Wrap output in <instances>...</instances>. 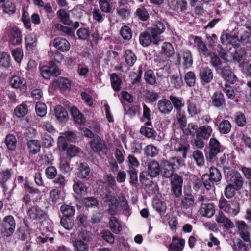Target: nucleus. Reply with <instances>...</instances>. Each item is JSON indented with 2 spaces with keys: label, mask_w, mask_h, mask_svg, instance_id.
Returning a JSON list of instances; mask_svg holds the SVG:
<instances>
[{
  "label": "nucleus",
  "mask_w": 251,
  "mask_h": 251,
  "mask_svg": "<svg viewBox=\"0 0 251 251\" xmlns=\"http://www.w3.org/2000/svg\"><path fill=\"white\" fill-rule=\"evenodd\" d=\"M148 170L147 172H142L140 174V181L143 184L146 186H151L152 181H150L148 178V175L151 177L158 176L160 172V168L158 162L155 160L149 161L147 164Z\"/></svg>",
  "instance_id": "f257e3e1"
},
{
  "label": "nucleus",
  "mask_w": 251,
  "mask_h": 251,
  "mask_svg": "<svg viewBox=\"0 0 251 251\" xmlns=\"http://www.w3.org/2000/svg\"><path fill=\"white\" fill-rule=\"evenodd\" d=\"M16 220L12 215H7L2 220L0 225V234L4 238L11 237L15 232Z\"/></svg>",
  "instance_id": "f03ea898"
},
{
  "label": "nucleus",
  "mask_w": 251,
  "mask_h": 251,
  "mask_svg": "<svg viewBox=\"0 0 251 251\" xmlns=\"http://www.w3.org/2000/svg\"><path fill=\"white\" fill-rule=\"evenodd\" d=\"M221 174L219 170L215 167H211L209 174H204L202 176L203 184L207 190H211L214 187V184L221 180Z\"/></svg>",
  "instance_id": "7ed1b4c3"
},
{
  "label": "nucleus",
  "mask_w": 251,
  "mask_h": 251,
  "mask_svg": "<svg viewBox=\"0 0 251 251\" xmlns=\"http://www.w3.org/2000/svg\"><path fill=\"white\" fill-rule=\"evenodd\" d=\"M219 207L220 209L231 216L237 215L239 212V204L235 202L230 203L224 197H221L219 200Z\"/></svg>",
  "instance_id": "20e7f679"
},
{
  "label": "nucleus",
  "mask_w": 251,
  "mask_h": 251,
  "mask_svg": "<svg viewBox=\"0 0 251 251\" xmlns=\"http://www.w3.org/2000/svg\"><path fill=\"white\" fill-rule=\"evenodd\" d=\"M90 147L94 152L100 156L106 155L108 148L105 142L99 136H97L90 143Z\"/></svg>",
  "instance_id": "39448f33"
},
{
  "label": "nucleus",
  "mask_w": 251,
  "mask_h": 251,
  "mask_svg": "<svg viewBox=\"0 0 251 251\" xmlns=\"http://www.w3.org/2000/svg\"><path fill=\"white\" fill-rule=\"evenodd\" d=\"M139 42L142 46L146 47L150 46L151 43L157 45L160 41L156 34H151L150 30L148 29L147 31L140 33Z\"/></svg>",
  "instance_id": "423d86ee"
},
{
  "label": "nucleus",
  "mask_w": 251,
  "mask_h": 251,
  "mask_svg": "<svg viewBox=\"0 0 251 251\" xmlns=\"http://www.w3.org/2000/svg\"><path fill=\"white\" fill-rule=\"evenodd\" d=\"M203 102L201 98L193 96L188 103V111L191 116H194L201 110V105Z\"/></svg>",
  "instance_id": "0eeeda50"
},
{
  "label": "nucleus",
  "mask_w": 251,
  "mask_h": 251,
  "mask_svg": "<svg viewBox=\"0 0 251 251\" xmlns=\"http://www.w3.org/2000/svg\"><path fill=\"white\" fill-rule=\"evenodd\" d=\"M42 77L46 80L50 78V76H57L60 75L59 70L55 63L51 61L49 66H42L40 69Z\"/></svg>",
  "instance_id": "6e6552de"
},
{
  "label": "nucleus",
  "mask_w": 251,
  "mask_h": 251,
  "mask_svg": "<svg viewBox=\"0 0 251 251\" xmlns=\"http://www.w3.org/2000/svg\"><path fill=\"white\" fill-rule=\"evenodd\" d=\"M209 152L206 156L208 159L212 160L222 151V146L219 141L215 138L210 139L209 143Z\"/></svg>",
  "instance_id": "1a4fd4ad"
},
{
  "label": "nucleus",
  "mask_w": 251,
  "mask_h": 251,
  "mask_svg": "<svg viewBox=\"0 0 251 251\" xmlns=\"http://www.w3.org/2000/svg\"><path fill=\"white\" fill-rule=\"evenodd\" d=\"M176 61L185 68L190 67L193 63L192 55L190 51L185 50L177 55Z\"/></svg>",
  "instance_id": "9d476101"
},
{
  "label": "nucleus",
  "mask_w": 251,
  "mask_h": 251,
  "mask_svg": "<svg viewBox=\"0 0 251 251\" xmlns=\"http://www.w3.org/2000/svg\"><path fill=\"white\" fill-rule=\"evenodd\" d=\"M184 106V102L181 99L174 97V107L177 110V120L179 123L182 125L186 123V117L184 116V112L182 110V108Z\"/></svg>",
  "instance_id": "9b49d317"
},
{
  "label": "nucleus",
  "mask_w": 251,
  "mask_h": 251,
  "mask_svg": "<svg viewBox=\"0 0 251 251\" xmlns=\"http://www.w3.org/2000/svg\"><path fill=\"white\" fill-rule=\"evenodd\" d=\"M27 215L28 218L31 220L40 221L45 218L46 213L44 210L39 207L34 206L28 210Z\"/></svg>",
  "instance_id": "f8f14e48"
},
{
  "label": "nucleus",
  "mask_w": 251,
  "mask_h": 251,
  "mask_svg": "<svg viewBox=\"0 0 251 251\" xmlns=\"http://www.w3.org/2000/svg\"><path fill=\"white\" fill-rule=\"evenodd\" d=\"M22 36L21 30L17 27H12L10 29L9 36V43L12 45H18L22 43Z\"/></svg>",
  "instance_id": "ddd939ff"
},
{
  "label": "nucleus",
  "mask_w": 251,
  "mask_h": 251,
  "mask_svg": "<svg viewBox=\"0 0 251 251\" xmlns=\"http://www.w3.org/2000/svg\"><path fill=\"white\" fill-rule=\"evenodd\" d=\"M10 82L13 88H19L23 92H25L27 90L26 81L23 77L17 75L13 76L10 79Z\"/></svg>",
  "instance_id": "4468645a"
},
{
  "label": "nucleus",
  "mask_w": 251,
  "mask_h": 251,
  "mask_svg": "<svg viewBox=\"0 0 251 251\" xmlns=\"http://www.w3.org/2000/svg\"><path fill=\"white\" fill-rule=\"evenodd\" d=\"M193 38L194 46L196 48L197 50L206 56L209 55L210 51L208 49L206 44L201 40V38L198 36H194Z\"/></svg>",
  "instance_id": "2eb2a0df"
},
{
  "label": "nucleus",
  "mask_w": 251,
  "mask_h": 251,
  "mask_svg": "<svg viewBox=\"0 0 251 251\" xmlns=\"http://www.w3.org/2000/svg\"><path fill=\"white\" fill-rule=\"evenodd\" d=\"M199 75L201 82L205 83L210 82L213 78L212 70L206 66L201 67Z\"/></svg>",
  "instance_id": "dca6fc26"
},
{
  "label": "nucleus",
  "mask_w": 251,
  "mask_h": 251,
  "mask_svg": "<svg viewBox=\"0 0 251 251\" xmlns=\"http://www.w3.org/2000/svg\"><path fill=\"white\" fill-rule=\"evenodd\" d=\"M238 229L239 233L241 238L246 242L250 240V234L248 231V226L243 221H238L236 224Z\"/></svg>",
  "instance_id": "f3484780"
},
{
  "label": "nucleus",
  "mask_w": 251,
  "mask_h": 251,
  "mask_svg": "<svg viewBox=\"0 0 251 251\" xmlns=\"http://www.w3.org/2000/svg\"><path fill=\"white\" fill-rule=\"evenodd\" d=\"M54 47L60 51L64 52L69 50L70 45L65 39L61 37L55 38L53 41Z\"/></svg>",
  "instance_id": "a211bd4d"
},
{
  "label": "nucleus",
  "mask_w": 251,
  "mask_h": 251,
  "mask_svg": "<svg viewBox=\"0 0 251 251\" xmlns=\"http://www.w3.org/2000/svg\"><path fill=\"white\" fill-rule=\"evenodd\" d=\"M166 24L160 21L156 22L151 27L149 28L150 32L151 34H156L159 41L160 42V35L162 33L165 28Z\"/></svg>",
  "instance_id": "6ab92c4d"
},
{
  "label": "nucleus",
  "mask_w": 251,
  "mask_h": 251,
  "mask_svg": "<svg viewBox=\"0 0 251 251\" xmlns=\"http://www.w3.org/2000/svg\"><path fill=\"white\" fill-rule=\"evenodd\" d=\"M183 178L178 174H174V195L178 197L182 194Z\"/></svg>",
  "instance_id": "aec40b11"
},
{
  "label": "nucleus",
  "mask_w": 251,
  "mask_h": 251,
  "mask_svg": "<svg viewBox=\"0 0 251 251\" xmlns=\"http://www.w3.org/2000/svg\"><path fill=\"white\" fill-rule=\"evenodd\" d=\"M199 212L202 216L211 218L215 213L214 206L212 203H202Z\"/></svg>",
  "instance_id": "412c9836"
},
{
  "label": "nucleus",
  "mask_w": 251,
  "mask_h": 251,
  "mask_svg": "<svg viewBox=\"0 0 251 251\" xmlns=\"http://www.w3.org/2000/svg\"><path fill=\"white\" fill-rule=\"evenodd\" d=\"M213 132L212 128L208 125H204L198 128L197 136L204 140H208Z\"/></svg>",
  "instance_id": "4be33fe9"
},
{
  "label": "nucleus",
  "mask_w": 251,
  "mask_h": 251,
  "mask_svg": "<svg viewBox=\"0 0 251 251\" xmlns=\"http://www.w3.org/2000/svg\"><path fill=\"white\" fill-rule=\"evenodd\" d=\"M157 106L160 112L164 114L170 113L173 108L171 101L165 99L160 100L157 103Z\"/></svg>",
  "instance_id": "5701e85b"
},
{
  "label": "nucleus",
  "mask_w": 251,
  "mask_h": 251,
  "mask_svg": "<svg viewBox=\"0 0 251 251\" xmlns=\"http://www.w3.org/2000/svg\"><path fill=\"white\" fill-rule=\"evenodd\" d=\"M221 75L222 77L229 83L233 84L236 81L237 78L229 66L222 69Z\"/></svg>",
  "instance_id": "b1692460"
},
{
  "label": "nucleus",
  "mask_w": 251,
  "mask_h": 251,
  "mask_svg": "<svg viewBox=\"0 0 251 251\" xmlns=\"http://www.w3.org/2000/svg\"><path fill=\"white\" fill-rule=\"evenodd\" d=\"M90 174V168L86 163H80L78 165L76 174L81 179H86Z\"/></svg>",
  "instance_id": "393cba45"
},
{
  "label": "nucleus",
  "mask_w": 251,
  "mask_h": 251,
  "mask_svg": "<svg viewBox=\"0 0 251 251\" xmlns=\"http://www.w3.org/2000/svg\"><path fill=\"white\" fill-rule=\"evenodd\" d=\"M163 176L166 178L170 179V183L173 186V164L167 160L163 161Z\"/></svg>",
  "instance_id": "a878e982"
},
{
  "label": "nucleus",
  "mask_w": 251,
  "mask_h": 251,
  "mask_svg": "<svg viewBox=\"0 0 251 251\" xmlns=\"http://www.w3.org/2000/svg\"><path fill=\"white\" fill-rule=\"evenodd\" d=\"M55 116L60 122L64 123L68 120V113L61 106L57 105L54 109Z\"/></svg>",
  "instance_id": "bb28decb"
},
{
  "label": "nucleus",
  "mask_w": 251,
  "mask_h": 251,
  "mask_svg": "<svg viewBox=\"0 0 251 251\" xmlns=\"http://www.w3.org/2000/svg\"><path fill=\"white\" fill-rule=\"evenodd\" d=\"M179 124L181 126V128L183 130V133L185 135L194 136L195 134H197V132L198 129L197 125L193 123H190L187 126H186V122L183 125H182L181 123H179Z\"/></svg>",
  "instance_id": "cd10ccee"
},
{
  "label": "nucleus",
  "mask_w": 251,
  "mask_h": 251,
  "mask_svg": "<svg viewBox=\"0 0 251 251\" xmlns=\"http://www.w3.org/2000/svg\"><path fill=\"white\" fill-rule=\"evenodd\" d=\"M125 60L129 67L133 66L137 61V56L130 49L126 50L124 53Z\"/></svg>",
  "instance_id": "c85d7f7f"
},
{
  "label": "nucleus",
  "mask_w": 251,
  "mask_h": 251,
  "mask_svg": "<svg viewBox=\"0 0 251 251\" xmlns=\"http://www.w3.org/2000/svg\"><path fill=\"white\" fill-rule=\"evenodd\" d=\"M11 59L9 54L3 52L0 53V69H8L11 66Z\"/></svg>",
  "instance_id": "c756f323"
},
{
  "label": "nucleus",
  "mask_w": 251,
  "mask_h": 251,
  "mask_svg": "<svg viewBox=\"0 0 251 251\" xmlns=\"http://www.w3.org/2000/svg\"><path fill=\"white\" fill-rule=\"evenodd\" d=\"M36 36L34 33L27 35L25 37L26 48L28 50H32L37 45Z\"/></svg>",
  "instance_id": "7c9ffc66"
},
{
  "label": "nucleus",
  "mask_w": 251,
  "mask_h": 251,
  "mask_svg": "<svg viewBox=\"0 0 251 251\" xmlns=\"http://www.w3.org/2000/svg\"><path fill=\"white\" fill-rule=\"evenodd\" d=\"M231 126V124L228 120H224L219 123L218 130L221 134H226L230 131Z\"/></svg>",
  "instance_id": "2f4dec72"
},
{
  "label": "nucleus",
  "mask_w": 251,
  "mask_h": 251,
  "mask_svg": "<svg viewBox=\"0 0 251 251\" xmlns=\"http://www.w3.org/2000/svg\"><path fill=\"white\" fill-rule=\"evenodd\" d=\"M212 99L213 106L217 108L222 106L225 102L224 95L220 92H215Z\"/></svg>",
  "instance_id": "473e14b6"
},
{
  "label": "nucleus",
  "mask_w": 251,
  "mask_h": 251,
  "mask_svg": "<svg viewBox=\"0 0 251 251\" xmlns=\"http://www.w3.org/2000/svg\"><path fill=\"white\" fill-rule=\"evenodd\" d=\"M72 242L75 251H88L89 250V246L87 243L77 239L72 240Z\"/></svg>",
  "instance_id": "72a5a7b5"
},
{
  "label": "nucleus",
  "mask_w": 251,
  "mask_h": 251,
  "mask_svg": "<svg viewBox=\"0 0 251 251\" xmlns=\"http://www.w3.org/2000/svg\"><path fill=\"white\" fill-rule=\"evenodd\" d=\"M110 81L113 89L119 92L121 89L122 81L116 73H112L110 75Z\"/></svg>",
  "instance_id": "f704fd0d"
},
{
  "label": "nucleus",
  "mask_w": 251,
  "mask_h": 251,
  "mask_svg": "<svg viewBox=\"0 0 251 251\" xmlns=\"http://www.w3.org/2000/svg\"><path fill=\"white\" fill-rule=\"evenodd\" d=\"M27 145L30 153L32 154H35L40 151L41 144L38 140H30L27 142Z\"/></svg>",
  "instance_id": "c9c22d12"
},
{
  "label": "nucleus",
  "mask_w": 251,
  "mask_h": 251,
  "mask_svg": "<svg viewBox=\"0 0 251 251\" xmlns=\"http://www.w3.org/2000/svg\"><path fill=\"white\" fill-rule=\"evenodd\" d=\"M71 112L74 120L76 123L81 125L85 123V118L76 107L72 108Z\"/></svg>",
  "instance_id": "e433bc0d"
},
{
  "label": "nucleus",
  "mask_w": 251,
  "mask_h": 251,
  "mask_svg": "<svg viewBox=\"0 0 251 251\" xmlns=\"http://www.w3.org/2000/svg\"><path fill=\"white\" fill-rule=\"evenodd\" d=\"M55 29L62 33L64 36L73 37L75 36L74 31L71 28L65 26L60 24H57L55 25Z\"/></svg>",
  "instance_id": "4c0bfd02"
},
{
  "label": "nucleus",
  "mask_w": 251,
  "mask_h": 251,
  "mask_svg": "<svg viewBox=\"0 0 251 251\" xmlns=\"http://www.w3.org/2000/svg\"><path fill=\"white\" fill-rule=\"evenodd\" d=\"M109 226L115 234H118L122 231V228L118 220L114 216H111L110 218Z\"/></svg>",
  "instance_id": "58836bf2"
},
{
  "label": "nucleus",
  "mask_w": 251,
  "mask_h": 251,
  "mask_svg": "<svg viewBox=\"0 0 251 251\" xmlns=\"http://www.w3.org/2000/svg\"><path fill=\"white\" fill-rule=\"evenodd\" d=\"M73 190L78 195H85L87 191L86 185L80 181L75 182Z\"/></svg>",
  "instance_id": "ea45409f"
},
{
  "label": "nucleus",
  "mask_w": 251,
  "mask_h": 251,
  "mask_svg": "<svg viewBox=\"0 0 251 251\" xmlns=\"http://www.w3.org/2000/svg\"><path fill=\"white\" fill-rule=\"evenodd\" d=\"M60 210L63 214V217L68 218H73L75 212L74 207L68 205H62Z\"/></svg>",
  "instance_id": "a19ab883"
},
{
  "label": "nucleus",
  "mask_w": 251,
  "mask_h": 251,
  "mask_svg": "<svg viewBox=\"0 0 251 251\" xmlns=\"http://www.w3.org/2000/svg\"><path fill=\"white\" fill-rule=\"evenodd\" d=\"M99 5L100 10L102 12L106 14L112 12V6L107 0H100Z\"/></svg>",
  "instance_id": "79ce46f5"
},
{
  "label": "nucleus",
  "mask_w": 251,
  "mask_h": 251,
  "mask_svg": "<svg viewBox=\"0 0 251 251\" xmlns=\"http://www.w3.org/2000/svg\"><path fill=\"white\" fill-rule=\"evenodd\" d=\"M159 152L158 149L152 145H148L144 148L145 154L149 157H154L157 156Z\"/></svg>",
  "instance_id": "37998d69"
},
{
  "label": "nucleus",
  "mask_w": 251,
  "mask_h": 251,
  "mask_svg": "<svg viewBox=\"0 0 251 251\" xmlns=\"http://www.w3.org/2000/svg\"><path fill=\"white\" fill-rule=\"evenodd\" d=\"M102 12L100 9L95 8L92 13L93 20L99 23L103 22L105 18V15Z\"/></svg>",
  "instance_id": "c03bdc74"
},
{
  "label": "nucleus",
  "mask_w": 251,
  "mask_h": 251,
  "mask_svg": "<svg viewBox=\"0 0 251 251\" xmlns=\"http://www.w3.org/2000/svg\"><path fill=\"white\" fill-rule=\"evenodd\" d=\"M59 18L61 22L66 25H70L72 23L71 20L70 19L69 14L63 9L59 10L57 12Z\"/></svg>",
  "instance_id": "a18cd8bd"
},
{
  "label": "nucleus",
  "mask_w": 251,
  "mask_h": 251,
  "mask_svg": "<svg viewBox=\"0 0 251 251\" xmlns=\"http://www.w3.org/2000/svg\"><path fill=\"white\" fill-rule=\"evenodd\" d=\"M5 143L7 148L9 150H14L15 149L17 145V140L16 137L13 134H8L5 138Z\"/></svg>",
  "instance_id": "49530a36"
},
{
  "label": "nucleus",
  "mask_w": 251,
  "mask_h": 251,
  "mask_svg": "<svg viewBox=\"0 0 251 251\" xmlns=\"http://www.w3.org/2000/svg\"><path fill=\"white\" fill-rule=\"evenodd\" d=\"M118 15L122 19L127 18L130 14V10L127 6L120 5L116 10Z\"/></svg>",
  "instance_id": "de8ad7c7"
},
{
  "label": "nucleus",
  "mask_w": 251,
  "mask_h": 251,
  "mask_svg": "<svg viewBox=\"0 0 251 251\" xmlns=\"http://www.w3.org/2000/svg\"><path fill=\"white\" fill-rule=\"evenodd\" d=\"M125 113L130 117H133L136 115H140L141 113V108L139 105H133L127 109L125 108Z\"/></svg>",
  "instance_id": "09e8293b"
},
{
  "label": "nucleus",
  "mask_w": 251,
  "mask_h": 251,
  "mask_svg": "<svg viewBox=\"0 0 251 251\" xmlns=\"http://www.w3.org/2000/svg\"><path fill=\"white\" fill-rule=\"evenodd\" d=\"M14 112L18 117H23L26 115L28 112L27 106L25 104L23 103L15 109Z\"/></svg>",
  "instance_id": "8fccbe9b"
},
{
  "label": "nucleus",
  "mask_w": 251,
  "mask_h": 251,
  "mask_svg": "<svg viewBox=\"0 0 251 251\" xmlns=\"http://www.w3.org/2000/svg\"><path fill=\"white\" fill-rule=\"evenodd\" d=\"M60 223L62 226L66 229L70 230L74 226L73 218L62 217L61 219Z\"/></svg>",
  "instance_id": "3c124183"
},
{
  "label": "nucleus",
  "mask_w": 251,
  "mask_h": 251,
  "mask_svg": "<svg viewBox=\"0 0 251 251\" xmlns=\"http://www.w3.org/2000/svg\"><path fill=\"white\" fill-rule=\"evenodd\" d=\"M137 172V169L128 168V173L130 176V183L134 186H136L138 183Z\"/></svg>",
  "instance_id": "603ef678"
},
{
  "label": "nucleus",
  "mask_w": 251,
  "mask_h": 251,
  "mask_svg": "<svg viewBox=\"0 0 251 251\" xmlns=\"http://www.w3.org/2000/svg\"><path fill=\"white\" fill-rule=\"evenodd\" d=\"M35 110L38 116L43 117L47 113L46 105L43 102H38L35 105Z\"/></svg>",
  "instance_id": "864d4df0"
},
{
  "label": "nucleus",
  "mask_w": 251,
  "mask_h": 251,
  "mask_svg": "<svg viewBox=\"0 0 251 251\" xmlns=\"http://www.w3.org/2000/svg\"><path fill=\"white\" fill-rule=\"evenodd\" d=\"M120 34L124 39L127 40H129L132 36L131 29L126 25L123 26L121 27Z\"/></svg>",
  "instance_id": "5fc2aeb1"
},
{
  "label": "nucleus",
  "mask_w": 251,
  "mask_h": 251,
  "mask_svg": "<svg viewBox=\"0 0 251 251\" xmlns=\"http://www.w3.org/2000/svg\"><path fill=\"white\" fill-rule=\"evenodd\" d=\"M77 239L87 243L92 240V234L87 231L81 230L78 233Z\"/></svg>",
  "instance_id": "6e6d98bb"
},
{
  "label": "nucleus",
  "mask_w": 251,
  "mask_h": 251,
  "mask_svg": "<svg viewBox=\"0 0 251 251\" xmlns=\"http://www.w3.org/2000/svg\"><path fill=\"white\" fill-rule=\"evenodd\" d=\"M85 206L87 207H98V200L93 197H85L83 200Z\"/></svg>",
  "instance_id": "4d7b16f0"
},
{
  "label": "nucleus",
  "mask_w": 251,
  "mask_h": 251,
  "mask_svg": "<svg viewBox=\"0 0 251 251\" xmlns=\"http://www.w3.org/2000/svg\"><path fill=\"white\" fill-rule=\"evenodd\" d=\"M236 190L233 184H229L225 188L224 192L225 196L227 199L232 198L235 195Z\"/></svg>",
  "instance_id": "13d9d810"
},
{
  "label": "nucleus",
  "mask_w": 251,
  "mask_h": 251,
  "mask_svg": "<svg viewBox=\"0 0 251 251\" xmlns=\"http://www.w3.org/2000/svg\"><path fill=\"white\" fill-rule=\"evenodd\" d=\"M185 244V240L178 238H174V251H182Z\"/></svg>",
  "instance_id": "bf43d9fd"
},
{
  "label": "nucleus",
  "mask_w": 251,
  "mask_h": 251,
  "mask_svg": "<svg viewBox=\"0 0 251 251\" xmlns=\"http://www.w3.org/2000/svg\"><path fill=\"white\" fill-rule=\"evenodd\" d=\"M193 157L198 166H202L204 164V157L202 153L198 150L195 151L193 153Z\"/></svg>",
  "instance_id": "052dcab7"
},
{
  "label": "nucleus",
  "mask_w": 251,
  "mask_h": 251,
  "mask_svg": "<svg viewBox=\"0 0 251 251\" xmlns=\"http://www.w3.org/2000/svg\"><path fill=\"white\" fill-rule=\"evenodd\" d=\"M184 79L188 86H194L196 81V77L194 73L191 71L188 72L185 75Z\"/></svg>",
  "instance_id": "680f3d73"
},
{
  "label": "nucleus",
  "mask_w": 251,
  "mask_h": 251,
  "mask_svg": "<svg viewBox=\"0 0 251 251\" xmlns=\"http://www.w3.org/2000/svg\"><path fill=\"white\" fill-rule=\"evenodd\" d=\"M59 168L64 174L69 173L71 169L70 164L66 158H61Z\"/></svg>",
  "instance_id": "e2e57ef3"
},
{
  "label": "nucleus",
  "mask_w": 251,
  "mask_h": 251,
  "mask_svg": "<svg viewBox=\"0 0 251 251\" xmlns=\"http://www.w3.org/2000/svg\"><path fill=\"white\" fill-rule=\"evenodd\" d=\"M140 131L141 134L148 138H151L154 136L155 134V131L153 128L146 126L142 127Z\"/></svg>",
  "instance_id": "0e129e2a"
},
{
  "label": "nucleus",
  "mask_w": 251,
  "mask_h": 251,
  "mask_svg": "<svg viewBox=\"0 0 251 251\" xmlns=\"http://www.w3.org/2000/svg\"><path fill=\"white\" fill-rule=\"evenodd\" d=\"M77 35L80 40H86L90 36V33L88 28H80L77 31Z\"/></svg>",
  "instance_id": "69168bd1"
},
{
  "label": "nucleus",
  "mask_w": 251,
  "mask_h": 251,
  "mask_svg": "<svg viewBox=\"0 0 251 251\" xmlns=\"http://www.w3.org/2000/svg\"><path fill=\"white\" fill-rule=\"evenodd\" d=\"M136 15L142 20L146 21L149 18V14L145 8L140 7L136 11Z\"/></svg>",
  "instance_id": "338daca9"
},
{
  "label": "nucleus",
  "mask_w": 251,
  "mask_h": 251,
  "mask_svg": "<svg viewBox=\"0 0 251 251\" xmlns=\"http://www.w3.org/2000/svg\"><path fill=\"white\" fill-rule=\"evenodd\" d=\"M232 182L234 185V187L236 190H240L243 186V179L239 175H236L232 176Z\"/></svg>",
  "instance_id": "774afa93"
}]
</instances>
